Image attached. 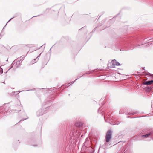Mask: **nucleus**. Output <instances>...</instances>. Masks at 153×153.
Returning a JSON list of instances; mask_svg holds the SVG:
<instances>
[{
    "label": "nucleus",
    "mask_w": 153,
    "mask_h": 153,
    "mask_svg": "<svg viewBox=\"0 0 153 153\" xmlns=\"http://www.w3.org/2000/svg\"><path fill=\"white\" fill-rule=\"evenodd\" d=\"M20 63V61H17L16 62H15V61H14L13 63H12V65H13L15 64V65H17L16 66V67H17L18 66V65H19Z\"/></svg>",
    "instance_id": "obj_3"
},
{
    "label": "nucleus",
    "mask_w": 153,
    "mask_h": 153,
    "mask_svg": "<svg viewBox=\"0 0 153 153\" xmlns=\"http://www.w3.org/2000/svg\"><path fill=\"white\" fill-rule=\"evenodd\" d=\"M136 113V112H134L132 113H129L128 114V115H133V114H135Z\"/></svg>",
    "instance_id": "obj_8"
},
{
    "label": "nucleus",
    "mask_w": 153,
    "mask_h": 153,
    "mask_svg": "<svg viewBox=\"0 0 153 153\" xmlns=\"http://www.w3.org/2000/svg\"><path fill=\"white\" fill-rule=\"evenodd\" d=\"M37 59L36 58V59H34V60L33 61V63H35L36 62H37V61H36Z\"/></svg>",
    "instance_id": "obj_10"
},
{
    "label": "nucleus",
    "mask_w": 153,
    "mask_h": 153,
    "mask_svg": "<svg viewBox=\"0 0 153 153\" xmlns=\"http://www.w3.org/2000/svg\"><path fill=\"white\" fill-rule=\"evenodd\" d=\"M82 123L81 122H77L76 123V126L78 127L82 126Z\"/></svg>",
    "instance_id": "obj_6"
},
{
    "label": "nucleus",
    "mask_w": 153,
    "mask_h": 153,
    "mask_svg": "<svg viewBox=\"0 0 153 153\" xmlns=\"http://www.w3.org/2000/svg\"><path fill=\"white\" fill-rule=\"evenodd\" d=\"M116 61H117L115 59L113 60L112 61L111 63L113 67L116 65L115 64H116Z\"/></svg>",
    "instance_id": "obj_4"
},
{
    "label": "nucleus",
    "mask_w": 153,
    "mask_h": 153,
    "mask_svg": "<svg viewBox=\"0 0 153 153\" xmlns=\"http://www.w3.org/2000/svg\"><path fill=\"white\" fill-rule=\"evenodd\" d=\"M150 135V133H148L146 134L142 135L141 137H143V138H146L148 137Z\"/></svg>",
    "instance_id": "obj_5"
},
{
    "label": "nucleus",
    "mask_w": 153,
    "mask_h": 153,
    "mask_svg": "<svg viewBox=\"0 0 153 153\" xmlns=\"http://www.w3.org/2000/svg\"><path fill=\"white\" fill-rule=\"evenodd\" d=\"M112 132L111 130H109L107 133L105 140L107 142H108L112 138Z\"/></svg>",
    "instance_id": "obj_1"
},
{
    "label": "nucleus",
    "mask_w": 153,
    "mask_h": 153,
    "mask_svg": "<svg viewBox=\"0 0 153 153\" xmlns=\"http://www.w3.org/2000/svg\"><path fill=\"white\" fill-rule=\"evenodd\" d=\"M40 111H39L37 112V114L38 116H40L41 115H42L43 114L42 113H40Z\"/></svg>",
    "instance_id": "obj_7"
},
{
    "label": "nucleus",
    "mask_w": 153,
    "mask_h": 153,
    "mask_svg": "<svg viewBox=\"0 0 153 153\" xmlns=\"http://www.w3.org/2000/svg\"><path fill=\"white\" fill-rule=\"evenodd\" d=\"M119 113L120 114H122L123 113L122 112H121L120 111H119Z\"/></svg>",
    "instance_id": "obj_13"
},
{
    "label": "nucleus",
    "mask_w": 153,
    "mask_h": 153,
    "mask_svg": "<svg viewBox=\"0 0 153 153\" xmlns=\"http://www.w3.org/2000/svg\"><path fill=\"white\" fill-rule=\"evenodd\" d=\"M148 75H150L151 76H153V74H151L149 73H148Z\"/></svg>",
    "instance_id": "obj_12"
},
{
    "label": "nucleus",
    "mask_w": 153,
    "mask_h": 153,
    "mask_svg": "<svg viewBox=\"0 0 153 153\" xmlns=\"http://www.w3.org/2000/svg\"><path fill=\"white\" fill-rule=\"evenodd\" d=\"M73 135H74L75 136V135H74V132H73Z\"/></svg>",
    "instance_id": "obj_18"
},
{
    "label": "nucleus",
    "mask_w": 153,
    "mask_h": 153,
    "mask_svg": "<svg viewBox=\"0 0 153 153\" xmlns=\"http://www.w3.org/2000/svg\"><path fill=\"white\" fill-rule=\"evenodd\" d=\"M13 18H11V19H10L9 20V21H8V22H9V21H10Z\"/></svg>",
    "instance_id": "obj_15"
},
{
    "label": "nucleus",
    "mask_w": 153,
    "mask_h": 153,
    "mask_svg": "<svg viewBox=\"0 0 153 153\" xmlns=\"http://www.w3.org/2000/svg\"><path fill=\"white\" fill-rule=\"evenodd\" d=\"M41 53L39 55L37 56V57L36 58L37 59V60H38V59L40 57V55H41Z\"/></svg>",
    "instance_id": "obj_11"
},
{
    "label": "nucleus",
    "mask_w": 153,
    "mask_h": 153,
    "mask_svg": "<svg viewBox=\"0 0 153 153\" xmlns=\"http://www.w3.org/2000/svg\"><path fill=\"white\" fill-rule=\"evenodd\" d=\"M115 124H116V125H118V123H116Z\"/></svg>",
    "instance_id": "obj_17"
},
{
    "label": "nucleus",
    "mask_w": 153,
    "mask_h": 153,
    "mask_svg": "<svg viewBox=\"0 0 153 153\" xmlns=\"http://www.w3.org/2000/svg\"><path fill=\"white\" fill-rule=\"evenodd\" d=\"M153 83V80L143 82V84L144 85H149L152 84Z\"/></svg>",
    "instance_id": "obj_2"
},
{
    "label": "nucleus",
    "mask_w": 153,
    "mask_h": 153,
    "mask_svg": "<svg viewBox=\"0 0 153 153\" xmlns=\"http://www.w3.org/2000/svg\"><path fill=\"white\" fill-rule=\"evenodd\" d=\"M117 66H119L120 65H121L117 62L116 61V64H115Z\"/></svg>",
    "instance_id": "obj_9"
},
{
    "label": "nucleus",
    "mask_w": 153,
    "mask_h": 153,
    "mask_svg": "<svg viewBox=\"0 0 153 153\" xmlns=\"http://www.w3.org/2000/svg\"><path fill=\"white\" fill-rule=\"evenodd\" d=\"M74 81H73L72 82V83H74Z\"/></svg>",
    "instance_id": "obj_16"
},
{
    "label": "nucleus",
    "mask_w": 153,
    "mask_h": 153,
    "mask_svg": "<svg viewBox=\"0 0 153 153\" xmlns=\"http://www.w3.org/2000/svg\"><path fill=\"white\" fill-rule=\"evenodd\" d=\"M79 76H78V77H77V79H79Z\"/></svg>",
    "instance_id": "obj_19"
},
{
    "label": "nucleus",
    "mask_w": 153,
    "mask_h": 153,
    "mask_svg": "<svg viewBox=\"0 0 153 153\" xmlns=\"http://www.w3.org/2000/svg\"><path fill=\"white\" fill-rule=\"evenodd\" d=\"M13 67V66H12L10 68V69L11 68Z\"/></svg>",
    "instance_id": "obj_14"
}]
</instances>
